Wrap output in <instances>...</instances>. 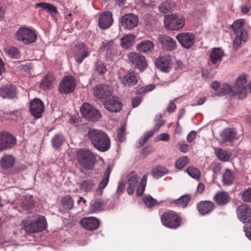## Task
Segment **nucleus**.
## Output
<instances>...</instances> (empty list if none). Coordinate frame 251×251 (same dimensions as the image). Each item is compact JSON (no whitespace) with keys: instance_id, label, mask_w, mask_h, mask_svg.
<instances>
[{"instance_id":"obj_21","label":"nucleus","mask_w":251,"mask_h":251,"mask_svg":"<svg viewBox=\"0 0 251 251\" xmlns=\"http://www.w3.org/2000/svg\"><path fill=\"white\" fill-rule=\"evenodd\" d=\"M104 107L111 112L116 113L122 108V103L116 97H112L104 103Z\"/></svg>"},{"instance_id":"obj_29","label":"nucleus","mask_w":251,"mask_h":251,"mask_svg":"<svg viewBox=\"0 0 251 251\" xmlns=\"http://www.w3.org/2000/svg\"><path fill=\"white\" fill-rule=\"evenodd\" d=\"M214 207V203L210 201H203L197 205V209L201 215H205L210 212Z\"/></svg>"},{"instance_id":"obj_46","label":"nucleus","mask_w":251,"mask_h":251,"mask_svg":"<svg viewBox=\"0 0 251 251\" xmlns=\"http://www.w3.org/2000/svg\"><path fill=\"white\" fill-rule=\"evenodd\" d=\"M62 204L66 209H71L74 207V201L69 195L64 197L62 200Z\"/></svg>"},{"instance_id":"obj_13","label":"nucleus","mask_w":251,"mask_h":251,"mask_svg":"<svg viewBox=\"0 0 251 251\" xmlns=\"http://www.w3.org/2000/svg\"><path fill=\"white\" fill-rule=\"evenodd\" d=\"M176 38L181 45L186 49L192 48L195 43L194 35L189 32H183L178 34Z\"/></svg>"},{"instance_id":"obj_8","label":"nucleus","mask_w":251,"mask_h":251,"mask_svg":"<svg viewBox=\"0 0 251 251\" xmlns=\"http://www.w3.org/2000/svg\"><path fill=\"white\" fill-rule=\"evenodd\" d=\"M16 36L18 40L26 44L34 42L37 38L36 33L32 30L25 27L18 30Z\"/></svg>"},{"instance_id":"obj_43","label":"nucleus","mask_w":251,"mask_h":251,"mask_svg":"<svg viewBox=\"0 0 251 251\" xmlns=\"http://www.w3.org/2000/svg\"><path fill=\"white\" fill-rule=\"evenodd\" d=\"M186 172L191 177L196 180L200 179L201 172L197 168L193 166H189L186 170Z\"/></svg>"},{"instance_id":"obj_59","label":"nucleus","mask_w":251,"mask_h":251,"mask_svg":"<svg viewBox=\"0 0 251 251\" xmlns=\"http://www.w3.org/2000/svg\"><path fill=\"white\" fill-rule=\"evenodd\" d=\"M170 140V135L168 133H161L158 135L155 138V141H168Z\"/></svg>"},{"instance_id":"obj_7","label":"nucleus","mask_w":251,"mask_h":251,"mask_svg":"<svg viewBox=\"0 0 251 251\" xmlns=\"http://www.w3.org/2000/svg\"><path fill=\"white\" fill-rule=\"evenodd\" d=\"M165 26L172 30H177L182 28L184 25V19L177 15L166 16L164 20Z\"/></svg>"},{"instance_id":"obj_55","label":"nucleus","mask_w":251,"mask_h":251,"mask_svg":"<svg viewBox=\"0 0 251 251\" xmlns=\"http://www.w3.org/2000/svg\"><path fill=\"white\" fill-rule=\"evenodd\" d=\"M143 201L145 205L149 208H151L158 203L156 200L153 199L151 196L145 197L143 199Z\"/></svg>"},{"instance_id":"obj_30","label":"nucleus","mask_w":251,"mask_h":251,"mask_svg":"<svg viewBox=\"0 0 251 251\" xmlns=\"http://www.w3.org/2000/svg\"><path fill=\"white\" fill-rule=\"evenodd\" d=\"M224 55V52L221 48H213L209 54L210 60L213 64H219Z\"/></svg>"},{"instance_id":"obj_36","label":"nucleus","mask_w":251,"mask_h":251,"mask_svg":"<svg viewBox=\"0 0 251 251\" xmlns=\"http://www.w3.org/2000/svg\"><path fill=\"white\" fill-rule=\"evenodd\" d=\"M190 198L191 197L189 195H185L172 201L171 203L174 206L184 208L188 204Z\"/></svg>"},{"instance_id":"obj_18","label":"nucleus","mask_w":251,"mask_h":251,"mask_svg":"<svg viewBox=\"0 0 251 251\" xmlns=\"http://www.w3.org/2000/svg\"><path fill=\"white\" fill-rule=\"evenodd\" d=\"M239 220L243 223L251 221V208L247 204L239 206L236 209Z\"/></svg>"},{"instance_id":"obj_27","label":"nucleus","mask_w":251,"mask_h":251,"mask_svg":"<svg viewBox=\"0 0 251 251\" xmlns=\"http://www.w3.org/2000/svg\"><path fill=\"white\" fill-rule=\"evenodd\" d=\"M221 137L225 142H231L239 138V136L237 135L236 130L233 128H226L221 133Z\"/></svg>"},{"instance_id":"obj_35","label":"nucleus","mask_w":251,"mask_h":251,"mask_svg":"<svg viewBox=\"0 0 251 251\" xmlns=\"http://www.w3.org/2000/svg\"><path fill=\"white\" fill-rule=\"evenodd\" d=\"M54 78L51 74H48L40 83V87L43 90H49L52 88Z\"/></svg>"},{"instance_id":"obj_52","label":"nucleus","mask_w":251,"mask_h":251,"mask_svg":"<svg viewBox=\"0 0 251 251\" xmlns=\"http://www.w3.org/2000/svg\"><path fill=\"white\" fill-rule=\"evenodd\" d=\"M147 175H145L142 178L141 181L140 183V186L137 189V195L138 196L142 195L145 191V187L147 184Z\"/></svg>"},{"instance_id":"obj_44","label":"nucleus","mask_w":251,"mask_h":251,"mask_svg":"<svg viewBox=\"0 0 251 251\" xmlns=\"http://www.w3.org/2000/svg\"><path fill=\"white\" fill-rule=\"evenodd\" d=\"M103 206V202L100 200L92 201L90 204V211L93 213L98 212L102 209Z\"/></svg>"},{"instance_id":"obj_45","label":"nucleus","mask_w":251,"mask_h":251,"mask_svg":"<svg viewBox=\"0 0 251 251\" xmlns=\"http://www.w3.org/2000/svg\"><path fill=\"white\" fill-rule=\"evenodd\" d=\"M236 37L234 41V46L238 47L241 44L242 41H246L248 38V33L247 31L241 32V34H236Z\"/></svg>"},{"instance_id":"obj_16","label":"nucleus","mask_w":251,"mask_h":251,"mask_svg":"<svg viewBox=\"0 0 251 251\" xmlns=\"http://www.w3.org/2000/svg\"><path fill=\"white\" fill-rule=\"evenodd\" d=\"M44 110V103L39 99H34L30 104L29 110L35 119H38L42 116Z\"/></svg>"},{"instance_id":"obj_50","label":"nucleus","mask_w":251,"mask_h":251,"mask_svg":"<svg viewBox=\"0 0 251 251\" xmlns=\"http://www.w3.org/2000/svg\"><path fill=\"white\" fill-rule=\"evenodd\" d=\"M64 141V139L61 134H56L51 140L52 146L56 149L59 148Z\"/></svg>"},{"instance_id":"obj_33","label":"nucleus","mask_w":251,"mask_h":251,"mask_svg":"<svg viewBox=\"0 0 251 251\" xmlns=\"http://www.w3.org/2000/svg\"><path fill=\"white\" fill-rule=\"evenodd\" d=\"M235 179L234 173L229 169H226L222 175V183L224 185L230 186Z\"/></svg>"},{"instance_id":"obj_37","label":"nucleus","mask_w":251,"mask_h":251,"mask_svg":"<svg viewBox=\"0 0 251 251\" xmlns=\"http://www.w3.org/2000/svg\"><path fill=\"white\" fill-rule=\"evenodd\" d=\"M245 20L243 19L234 21L231 25V27L235 34H241V32L247 31L244 29Z\"/></svg>"},{"instance_id":"obj_32","label":"nucleus","mask_w":251,"mask_h":251,"mask_svg":"<svg viewBox=\"0 0 251 251\" xmlns=\"http://www.w3.org/2000/svg\"><path fill=\"white\" fill-rule=\"evenodd\" d=\"M35 8H41L45 10L53 18L55 17L58 13L57 9L52 4L47 2H39L35 4Z\"/></svg>"},{"instance_id":"obj_39","label":"nucleus","mask_w":251,"mask_h":251,"mask_svg":"<svg viewBox=\"0 0 251 251\" xmlns=\"http://www.w3.org/2000/svg\"><path fill=\"white\" fill-rule=\"evenodd\" d=\"M174 7V3L171 1H166L162 2L159 5L158 9L160 12L165 14L171 12Z\"/></svg>"},{"instance_id":"obj_24","label":"nucleus","mask_w":251,"mask_h":251,"mask_svg":"<svg viewBox=\"0 0 251 251\" xmlns=\"http://www.w3.org/2000/svg\"><path fill=\"white\" fill-rule=\"evenodd\" d=\"M0 96L3 99H14L17 97V91L12 85H3L0 88Z\"/></svg>"},{"instance_id":"obj_12","label":"nucleus","mask_w":251,"mask_h":251,"mask_svg":"<svg viewBox=\"0 0 251 251\" xmlns=\"http://www.w3.org/2000/svg\"><path fill=\"white\" fill-rule=\"evenodd\" d=\"M157 67L162 72H169L174 64L173 58L170 55H165L158 57L155 61Z\"/></svg>"},{"instance_id":"obj_11","label":"nucleus","mask_w":251,"mask_h":251,"mask_svg":"<svg viewBox=\"0 0 251 251\" xmlns=\"http://www.w3.org/2000/svg\"><path fill=\"white\" fill-rule=\"evenodd\" d=\"M75 88V81L74 77L70 75L65 76L60 82L59 91L62 94L72 93Z\"/></svg>"},{"instance_id":"obj_5","label":"nucleus","mask_w":251,"mask_h":251,"mask_svg":"<svg viewBox=\"0 0 251 251\" xmlns=\"http://www.w3.org/2000/svg\"><path fill=\"white\" fill-rule=\"evenodd\" d=\"M161 220L164 226L172 229H176L181 224V218L173 211L164 213L161 217Z\"/></svg>"},{"instance_id":"obj_40","label":"nucleus","mask_w":251,"mask_h":251,"mask_svg":"<svg viewBox=\"0 0 251 251\" xmlns=\"http://www.w3.org/2000/svg\"><path fill=\"white\" fill-rule=\"evenodd\" d=\"M168 173V171L166 168L158 166L152 170L151 175L154 178H158Z\"/></svg>"},{"instance_id":"obj_23","label":"nucleus","mask_w":251,"mask_h":251,"mask_svg":"<svg viewBox=\"0 0 251 251\" xmlns=\"http://www.w3.org/2000/svg\"><path fill=\"white\" fill-rule=\"evenodd\" d=\"M113 23L112 13L110 11H104L100 14L99 19V25L102 29L109 27Z\"/></svg>"},{"instance_id":"obj_56","label":"nucleus","mask_w":251,"mask_h":251,"mask_svg":"<svg viewBox=\"0 0 251 251\" xmlns=\"http://www.w3.org/2000/svg\"><path fill=\"white\" fill-rule=\"evenodd\" d=\"M117 137L120 142L124 141L126 138V125H123L117 131Z\"/></svg>"},{"instance_id":"obj_22","label":"nucleus","mask_w":251,"mask_h":251,"mask_svg":"<svg viewBox=\"0 0 251 251\" xmlns=\"http://www.w3.org/2000/svg\"><path fill=\"white\" fill-rule=\"evenodd\" d=\"M80 223L82 226L88 230H96L100 226L99 220L93 217L84 218L81 219Z\"/></svg>"},{"instance_id":"obj_25","label":"nucleus","mask_w":251,"mask_h":251,"mask_svg":"<svg viewBox=\"0 0 251 251\" xmlns=\"http://www.w3.org/2000/svg\"><path fill=\"white\" fill-rule=\"evenodd\" d=\"M126 181L128 185L127 188V192L129 195H131L134 193V189L138 183V177L136 173L132 171L128 174L126 176Z\"/></svg>"},{"instance_id":"obj_9","label":"nucleus","mask_w":251,"mask_h":251,"mask_svg":"<svg viewBox=\"0 0 251 251\" xmlns=\"http://www.w3.org/2000/svg\"><path fill=\"white\" fill-rule=\"evenodd\" d=\"M129 61L135 67L141 71L144 70L148 66L145 57L142 54L131 52L127 55Z\"/></svg>"},{"instance_id":"obj_63","label":"nucleus","mask_w":251,"mask_h":251,"mask_svg":"<svg viewBox=\"0 0 251 251\" xmlns=\"http://www.w3.org/2000/svg\"><path fill=\"white\" fill-rule=\"evenodd\" d=\"M141 102V100L139 97L133 99L132 100V104L133 107H136L138 106L140 104Z\"/></svg>"},{"instance_id":"obj_17","label":"nucleus","mask_w":251,"mask_h":251,"mask_svg":"<svg viewBox=\"0 0 251 251\" xmlns=\"http://www.w3.org/2000/svg\"><path fill=\"white\" fill-rule=\"evenodd\" d=\"M94 95L99 99H103L112 93V87L108 85L98 84L93 88Z\"/></svg>"},{"instance_id":"obj_28","label":"nucleus","mask_w":251,"mask_h":251,"mask_svg":"<svg viewBox=\"0 0 251 251\" xmlns=\"http://www.w3.org/2000/svg\"><path fill=\"white\" fill-rule=\"evenodd\" d=\"M15 159L11 154H4L0 159V165L3 170L12 168L15 163Z\"/></svg>"},{"instance_id":"obj_3","label":"nucleus","mask_w":251,"mask_h":251,"mask_svg":"<svg viewBox=\"0 0 251 251\" xmlns=\"http://www.w3.org/2000/svg\"><path fill=\"white\" fill-rule=\"evenodd\" d=\"M22 224L25 231L32 233L43 231L47 225L45 217L39 215L28 216Z\"/></svg>"},{"instance_id":"obj_4","label":"nucleus","mask_w":251,"mask_h":251,"mask_svg":"<svg viewBox=\"0 0 251 251\" xmlns=\"http://www.w3.org/2000/svg\"><path fill=\"white\" fill-rule=\"evenodd\" d=\"M77 159L80 165L86 170L93 168L96 162V157L93 152L86 149H81L77 151Z\"/></svg>"},{"instance_id":"obj_26","label":"nucleus","mask_w":251,"mask_h":251,"mask_svg":"<svg viewBox=\"0 0 251 251\" xmlns=\"http://www.w3.org/2000/svg\"><path fill=\"white\" fill-rule=\"evenodd\" d=\"M154 45L150 40H143L136 45L137 50L144 53L151 52L154 49Z\"/></svg>"},{"instance_id":"obj_60","label":"nucleus","mask_w":251,"mask_h":251,"mask_svg":"<svg viewBox=\"0 0 251 251\" xmlns=\"http://www.w3.org/2000/svg\"><path fill=\"white\" fill-rule=\"evenodd\" d=\"M155 88V85L153 84H150L144 86L138 90L139 93H142L145 92L152 90Z\"/></svg>"},{"instance_id":"obj_38","label":"nucleus","mask_w":251,"mask_h":251,"mask_svg":"<svg viewBox=\"0 0 251 251\" xmlns=\"http://www.w3.org/2000/svg\"><path fill=\"white\" fill-rule=\"evenodd\" d=\"M135 37L132 34H127L124 36L121 39V45L125 49H128L134 43Z\"/></svg>"},{"instance_id":"obj_42","label":"nucleus","mask_w":251,"mask_h":251,"mask_svg":"<svg viewBox=\"0 0 251 251\" xmlns=\"http://www.w3.org/2000/svg\"><path fill=\"white\" fill-rule=\"evenodd\" d=\"M4 51L7 55L12 58L18 59L20 57L21 54L19 50L14 47L5 48Z\"/></svg>"},{"instance_id":"obj_53","label":"nucleus","mask_w":251,"mask_h":251,"mask_svg":"<svg viewBox=\"0 0 251 251\" xmlns=\"http://www.w3.org/2000/svg\"><path fill=\"white\" fill-rule=\"evenodd\" d=\"M95 69L99 74L100 75L105 74L107 70L104 63L101 61H98L96 63Z\"/></svg>"},{"instance_id":"obj_62","label":"nucleus","mask_w":251,"mask_h":251,"mask_svg":"<svg viewBox=\"0 0 251 251\" xmlns=\"http://www.w3.org/2000/svg\"><path fill=\"white\" fill-rule=\"evenodd\" d=\"M125 184L124 181H121L119 183L117 189V192L118 194H122L125 190Z\"/></svg>"},{"instance_id":"obj_34","label":"nucleus","mask_w":251,"mask_h":251,"mask_svg":"<svg viewBox=\"0 0 251 251\" xmlns=\"http://www.w3.org/2000/svg\"><path fill=\"white\" fill-rule=\"evenodd\" d=\"M229 196L228 194L225 192H217L215 196V201L220 205H224L229 201Z\"/></svg>"},{"instance_id":"obj_19","label":"nucleus","mask_w":251,"mask_h":251,"mask_svg":"<svg viewBox=\"0 0 251 251\" xmlns=\"http://www.w3.org/2000/svg\"><path fill=\"white\" fill-rule=\"evenodd\" d=\"M157 40L162 47L168 51L174 50L176 48V41L169 36L159 34L157 36Z\"/></svg>"},{"instance_id":"obj_31","label":"nucleus","mask_w":251,"mask_h":251,"mask_svg":"<svg viewBox=\"0 0 251 251\" xmlns=\"http://www.w3.org/2000/svg\"><path fill=\"white\" fill-rule=\"evenodd\" d=\"M111 173V167L110 166L107 167L104 174L102 177L101 182L100 183L99 188L96 190V193L98 195H101L103 189L106 186L109 181V176Z\"/></svg>"},{"instance_id":"obj_20","label":"nucleus","mask_w":251,"mask_h":251,"mask_svg":"<svg viewBox=\"0 0 251 251\" xmlns=\"http://www.w3.org/2000/svg\"><path fill=\"white\" fill-rule=\"evenodd\" d=\"M119 79L125 86H134L137 83L138 74L135 71L130 70L125 75L120 76Z\"/></svg>"},{"instance_id":"obj_64","label":"nucleus","mask_w":251,"mask_h":251,"mask_svg":"<svg viewBox=\"0 0 251 251\" xmlns=\"http://www.w3.org/2000/svg\"><path fill=\"white\" fill-rule=\"evenodd\" d=\"M176 108V106L175 103L173 101H171L167 107V111L169 112H172L174 111V110Z\"/></svg>"},{"instance_id":"obj_15","label":"nucleus","mask_w":251,"mask_h":251,"mask_svg":"<svg viewBox=\"0 0 251 251\" xmlns=\"http://www.w3.org/2000/svg\"><path fill=\"white\" fill-rule=\"evenodd\" d=\"M121 23L125 29L130 30L138 25V18L133 14H127L122 17Z\"/></svg>"},{"instance_id":"obj_61","label":"nucleus","mask_w":251,"mask_h":251,"mask_svg":"<svg viewBox=\"0 0 251 251\" xmlns=\"http://www.w3.org/2000/svg\"><path fill=\"white\" fill-rule=\"evenodd\" d=\"M197 133L195 131H191L187 136V141L188 143H191L196 137Z\"/></svg>"},{"instance_id":"obj_51","label":"nucleus","mask_w":251,"mask_h":251,"mask_svg":"<svg viewBox=\"0 0 251 251\" xmlns=\"http://www.w3.org/2000/svg\"><path fill=\"white\" fill-rule=\"evenodd\" d=\"M94 186L95 183L92 180H84L80 183V188L87 192L90 191Z\"/></svg>"},{"instance_id":"obj_57","label":"nucleus","mask_w":251,"mask_h":251,"mask_svg":"<svg viewBox=\"0 0 251 251\" xmlns=\"http://www.w3.org/2000/svg\"><path fill=\"white\" fill-rule=\"evenodd\" d=\"M114 45V40L103 42L102 43V49L106 51H111L113 50Z\"/></svg>"},{"instance_id":"obj_58","label":"nucleus","mask_w":251,"mask_h":251,"mask_svg":"<svg viewBox=\"0 0 251 251\" xmlns=\"http://www.w3.org/2000/svg\"><path fill=\"white\" fill-rule=\"evenodd\" d=\"M244 230L247 237L251 240V220L244 226Z\"/></svg>"},{"instance_id":"obj_14","label":"nucleus","mask_w":251,"mask_h":251,"mask_svg":"<svg viewBox=\"0 0 251 251\" xmlns=\"http://www.w3.org/2000/svg\"><path fill=\"white\" fill-rule=\"evenodd\" d=\"M90 53L87 48L83 43L75 45L74 51V57L75 61L80 64L83 59L89 55Z\"/></svg>"},{"instance_id":"obj_2","label":"nucleus","mask_w":251,"mask_h":251,"mask_svg":"<svg viewBox=\"0 0 251 251\" xmlns=\"http://www.w3.org/2000/svg\"><path fill=\"white\" fill-rule=\"evenodd\" d=\"M88 136L93 146L98 151L104 152L110 148V139L107 134L101 130L91 129L88 132Z\"/></svg>"},{"instance_id":"obj_54","label":"nucleus","mask_w":251,"mask_h":251,"mask_svg":"<svg viewBox=\"0 0 251 251\" xmlns=\"http://www.w3.org/2000/svg\"><path fill=\"white\" fill-rule=\"evenodd\" d=\"M241 199L245 202H251V188L244 191L240 193Z\"/></svg>"},{"instance_id":"obj_41","label":"nucleus","mask_w":251,"mask_h":251,"mask_svg":"<svg viewBox=\"0 0 251 251\" xmlns=\"http://www.w3.org/2000/svg\"><path fill=\"white\" fill-rule=\"evenodd\" d=\"M215 152L218 158L223 161H228L231 156L228 151L220 148L215 149Z\"/></svg>"},{"instance_id":"obj_49","label":"nucleus","mask_w":251,"mask_h":251,"mask_svg":"<svg viewBox=\"0 0 251 251\" xmlns=\"http://www.w3.org/2000/svg\"><path fill=\"white\" fill-rule=\"evenodd\" d=\"M189 162V158L186 156H183L178 158L176 162V168L178 170L183 169Z\"/></svg>"},{"instance_id":"obj_48","label":"nucleus","mask_w":251,"mask_h":251,"mask_svg":"<svg viewBox=\"0 0 251 251\" xmlns=\"http://www.w3.org/2000/svg\"><path fill=\"white\" fill-rule=\"evenodd\" d=\"M154 134V131H149L146 132L143 136L141 137L137 143L136 147L137 148L142 147L147 141L148 139Z\"/></svg>"},{"instance_id":"obj_10","label":"nucleus","mask_w":251,"mask_h":251,"mask_svg":"<svg viewBox=\"0 0 251 251\" xmlns=\"http://www.w3.org/2000/svg\"><path fill=\"white\" fill-rule=\"evenodd\" d=\"M16 143L15 138L6 131H0V152L12 148Z\"/></svg>"},{"instance_id":"obj_6","label":"nucleus","mask_w":251,"mask_h":251,"mask_svg":"<svg viewBox=\"0 0 251 251\" xmlns=\"http://www.w3.org/2000/svg\"><path fill=\"white\" fill-rule=\"evenodd\" d=\"M80 112L83 117L90 121L97 122L101 118L100 111L88 103L81 105Z\"/></svg>"},{"instance_id":"obj_1","label":"nucleus","mask_w":251,"mask_h":251,"mask_svg":"<svg viewBox=\"0 0 251 251\" xmlns=\"http://www.w3.org/2000/svg\"><path fill=\"white\" fill-rule=\"evenodd\" d=\"M247 75L243 74L236 79L235 84L231 88L227 84H223L217 93L218 96H224L229 93H232L233 95L239 99H244L247 94Z\"/></svg>"},{"instance_id":"obj_47","label":"nucleus","mask_w":251,"mask_h":251,"mask_svg":"<svg viewBox=\"0 0 251 251\" xmlns=\"http://www.w3.org/2000/svg\"><path fill=\"white\" fill-rule=\"evenodd\" d=\"M21 111L17 110L5 113V118L14 121H17L21 118Z\"/></svg>"}]
</instances>
